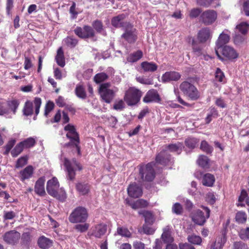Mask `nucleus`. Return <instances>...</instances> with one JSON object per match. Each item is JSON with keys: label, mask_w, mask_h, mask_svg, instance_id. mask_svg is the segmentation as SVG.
<instances>
[{"label": "nucleus", "mask_w": 249, "mask_h": 249, "mask_svg": "<svg viewBox=\"0 0 249 249\" xmlns=\"http://www.w3.org/2000/svg\"><path fill=\"white\" fill-rule=\"evenodd\" d=\"M64 130L68 132L66 134V137L70 140L66 145L67 146L72 147V150L75 149L77 155H81L80 147L79 146V135L76 131L75 126L71 124H69L65 126Z\"/></svg>", "instance_id": "1"}, {"label": "nucleus", "mask_w": 249, "mask_h": 249, "mask_svg": "<svg viewBox=\"0 0 249 249\" xmlns=\"http://www.w3.org/2000/svg\"><path fill=\"white\" fill-rule=\"evenodd\" d=\"M63 164L67 173V178L70 180H73L75 178L76 170L81 171L83 169L82 165L75 158L70 160L65 157Z\"/></svg>", "instance_id": "2"}, {"label": "nucleus", "mask_w": 249, "mask_h": 249, "mask_svg": "<svg viewBox=\"0 0 249 249\" xmlns=\"http://www.w3.org/2000/svg\"><path fill=\"white\" fill-rule=\"evenodd\" d=\"M179 89L190 100L196 101L200 98V92L196 87L187 81H184L180 84Z\"/></svg>", "instance_id": "3"}, {"label": "nucleus", "mask_w": 249, "mask_h": 249, "mask_svg": "<svg viewBox=\"0 0 249 249\" xmlns=\"http://www.w3.org/2000/svg\"><path fill=\"white\" fill-rule=\"evenodd\" d=\"M215 51L218 58L222 61L225 60H231L238 56L236 51L232 47L227 45L215 48Z\"/></svg>", "instance_id": "4"}, {"label": "nucleus", "mask_w": 249, "mask_h": 249, "mask_svg": "<svg viewBox=\"0 0 249 249\" xmlns=\"http://www.w3.org/2000/svg\"><path fill=\"white\" fill-rule=\"evenodd\" d=\"M88 217L87 210L84 207L75 208L69 217V220L71 223H85Z\"/></svg>", "instance_id": "5"}, {"label": "nucleus", "mask_w": 249, "mask_h": 249, "mask_svg": "<svg viewBox=\"0 0 249 249\" xmlns=\"http://www.w3.org/2000/svg\"><path fill=\"white\" fill-rule=\"evenodd\" d=\"M142 92L135 87L129 88L125 92L124 100L129 106L136 105L141 100Z\"/></svg>", "instance_id": "6"}, {"label": "nucleus", "mask_w": 249, "mask_h": 249, "mask_svg": "<svg viewBox=\"0 0 249 249\" xmlns=\"http://www.w3.org/2000/svg\"><path fill=\"white\" fill-rule=\"evenodd\" d=\"M155 163L149 162L146 164L139 166V174L142 179L146 181H152L155 178V172L154 169Z\"/></svg>", "instance_id": "7"}, {"label": "nucleus", "mask_w": 249, "mask_h": 249, "mask_svg": "<svg viewBox=\"0 0 249 249\" xmlns=\"http://www.w3.org/2000/svg\"><path fill=\"white\" fill-rule=\"evenodd\" d=\"M110 86L111 84L109 82L102 83L98 89L101 100L107 104H110L115 96L114 91L109 89Z\"/></svg>", "instance_id": "8"}, {"label": "nucleus", "mask_w": 249, "mask_h": 249, "mask_svg": "<svg viewBox=\"0 0 249 249\" xmlns=\"http://www.w3.org/2000/svg\"><path fill=\"white\" fill-rule=\"evenodd\" d=\"M36 143V140L34 138H28L18 143L11 151V154L13 156H18L23 150L33 147Z\"/></svg>", "instance_id": "9"}, {"label": "nucleus", "mask_w": 249, "mask_h": 249, "mask_svg": "<svg viewBox=\"0 0 249 249\" xmlns=\"http://www.w3.org/2000/svg\"><path fill=\"white\" fill-rule=\"evenodd\" d=\"M121 38L129 44L135 43L138 39V31L132 24L128 25L123 30Z\"/></svg>", "instance_id": "10"}, {"label": "nucleus", "mask_w": 249, "mask_h": 249, "mask_svg": "<svg viewBox=\"0 0 249 249\" xmlns=\"http://www.w3.org/2000/svg\"><path fill=\"white\" fill-rule=\"evenodd\" d=\"M73 32L78 37L83 39L93 38L95 36L94 30L89 25H85L83 27L77 26Z\"/></svg>", "instance_id": "11"}, {"label": "nucleus", "mask_w": 249, "mask_h": 249, "mask_svg": "<svg viewBox=\"0 0 249 249\" xmlns=\"http://www.w3.org/2000/svg\"><path fill=\"white\" fill-rule=\"evenodd\" d=\"M201 207L205 211V214L202 211L198 209L196 211L193 220L196 224L202 226L205 223L207 219L209 218L211 211L207 207L202 205Z\"/></svg>", "instance_id": "12"}, {"label": "nucleus", "mask_w": 249, "mask_h": 249, "mask_svg": "<svg viewBox=\"0 0 249 249\" xmlns=\"http://www.w3.org/2000/svg\"><path fill=\"white\" fill-rule=\"evenodd\" d=\"M217 13L214 10H206L201 13L199 17V21L205 25L213 24L217 19Z\"/></svg>", "instance_id": "13"}, {"label": "nucleus", "mask_w": 249, "mask_h": 249, "mask_svg": "<svg viewBox=\"0 0 249 249\" xmlns=\"http://www.w3.org/2000/svg\"><path fill=\"white\" fill-rule=\"evenodd\" d=\"M227 229L224 228L221 234L216 236L215 241L209 244L210 249H222L227 242Z\"/></svg>", "instance_id": "14"}, {"label": "nucleus", "mask_w": 249, "mask_h": 249, "mask_svg": "<svg viewBox=\"0 0 249 249\" xmlns=\"http://www.w3.org/2000/svg\"><path fill=\"white\" fill-rule=\"evenodd\" d=\"M2 237L4 241L7 244L15 245L18 242L20 234L16 230H11L6 232Z\"/></svg>", "instance_id": "15"}, {"label": "nucleus", "mask_w": 249, "mask_h": 249, "mask_svg": "<svg viewBox=\"0 0 249 249\" xmlns=\"http://www.w3.org/2000/svg\"><path fill=\"white\" fill-rule=\"evenodd\" d=\"M126 15L124 14H119L111 18V24L115 28H122L124 30L128 24L131 23L129 21H124Z\"/></svg>", "instance_id": "16"}, {"label": "nucleus", "mask_w": 249, "mask_h": 249, "mask_svg": "<svg viewBox=\"0 0 249 249\" xmlns=\"http://www.w3.org/2000/svg\"><path fill=\"white\" fill-rule=\"evenodd\" d=\"M160 101L161 98L160 95L157 90L155 89H151L148 90L143 98V102L145 103L151 102L159 103Z\"/></svg>", "instance_id": "17"}, {"label": "nucleus", "mask_w": 249, "mask_h": 249, "mask_svg": "<svg viewBox=\"0 0 249 249\" xmlns=\"http://www.w3.org/2000/svg\"><path fill=\"white\" fill-rule=\"evenodd\" d=\"M127 191L128 196L133 198H138L142 194V187L135 182L129 184Z\"/></svg>", "instance_id": "18"}, {"label": "nucleus", "mask_w": 249, "mask_h": 249, "mask_svg": "<svg viewBox=\"0 0 249 249\" xmlns=\"http://www.w3.org/2000/svg\"><path fill=\"white\" fill-rule=\"evenodd\" d=\"M193 52L194 54L198 57L203 56L205 60H208V58L210 57L209 55H205V52L202 46L197 42L196 41L193 39L192 42Z\"/></svg>", "instance_id": "19"}, {"label": "nucleus", "mask_w": 249, "mask_h": 249, "mask_svg": "<svg viewBox=\"0 0 249 249\" xmlns=\"http://www.w3.org/2000/svg\"><path fill=\"white\" fill-rule=\"evenodd\" d=\"M59 183L56 178L53 177L51 179L47 181L46 190L50 196L54 195L59 189Z\"/></svg>", "instance_id": "20"}, {"label": "nucleus", "mask_w": 249, "mask_h": 249, "mask_svg": "<svg viewBox=\"0 0 249 249\" xmlns=\"http://www.w3.org/2000/svg\"><path fill=\"white\" fill-rule=\"evenodd\" d=\"M212 36L211 31L208 27H204L200 30L197 35V38L199 43H204L210 40Z\"/></svg>", "instance_id": "21"}, {"label": "nucleus", "mask_w": 249, "mask_h": 249, "mask_svg": "<svg viewBox=\"0 0 249 249\" xmlns=\"http://www.w3.org/2000/svg\"><path fill=\"white\" fill-rule=\"evenodd\" d=\"M32 236L30 232H24L21 236L20 245L23 249H30L32 247Z\"/></svg>", "instance_id": "22"}, {"label": "nucleus", "mask_w": 249, "mask_h": 249, "mask_svg": "<svg viewBox=\"0 0 249 249\" xmlns=\"http://www.w3.org/2000/svg\"><path fill=\"white\" fill-rule=\"evenodd\" d=\"M181 77L180 74L176 71H167L163 74L161 77L162 81L164 83L171 81H177Z\"/></svg>", "instance_id": "23"}, {"label": "nucleus", "mask_w": 249, "mask_h": 249, "mask_svg": "<svg viewBox=\"0 0 249 249\" xmlns=\"http://www.w3.org/2000/svg\"><path fill=\"white\" fill-rule=\"evenodd\" d=\"M45 181V177H41L37 180L35 183V191L39 196H43L45 194L44 188Z\"/></svg>", "instance_id": "24"}, {"label": "nucleus", "mask_w": 249, "mask_h": 249, "mask_svg": "<svg viewBox=\"0 0 249 249\" xmlns=\"http://www.w3.org/2000/svg\"><path fill=\"white\" fill-rule=\"evenodd\" d=\"M163 150L165 151H168L170 152H176L179 154L184 148L182 143L178 142L176 143H171L168 145H165Z\"/></svg>", "instance_id": "25"}, {"label": "nucleus", "mask_w": 249, "mask_h": 249, "mask_svg": "<svg viewBox=\"0 0 249 249\" xmlns=\"http://www.w3.org/2000/svg\"><path fill=\"white\" fill-rule=\"evenodd\" d=\"M75 188L80 195L85 196L89 192L90 186L87 182H79L76 184Z\"/></svg>", "instance_id": "26"}, {"label": "nucleus", "mask_w": 249, "mask_h": 249, "mask_svg": "<svg viewBox=\"0 0 249 249\" xmlns=\"http://www.w3.org/2000/svg\"><path fill=\"white\" fill-rule=\"evenodd\" d=\"M34 173V168L32 165H28L23 170L19 172L20 179L24 181L26 179L30 178Z\"/></svg>", "instance_id": "27"}, {"label": "nucleus", "mask_w": 249, "mask_h": 249, "mask_svg": "<svg viewBox=\"0 0 249 249\" xmlns=\"http://www.w3.org/2000/svg\"><path fill=\"white\" fill-rule=\"evenodd\" d=\"M107 231V226L106 224H98L96 226L92 231V235L96 238H100L104 235Z\"/></svg>", "instance_id": "28"}, {"label": "nucleus", "mask_w": 249, "mask_h": 249, "mask_svg": "<svg viewBox=\"0 0 249 249\" xmlns=\"http://www.w3.org/2000/svg\"><path fill=\"white\" fill-rule=\"evenodd\" d=\"M38 247L42 249H48L53 245V241L44 235L39 237L37 240Z\"/></svg>", "instance_id": "29"}, {"label": "nucleus", "mask_w": 249, "mask_h": 249, "mask_svg": "<svg viewBox=\"0 0 249 249\" xmlns=\"http://www.w3.org/2000/svg\"><path fill=\"white\" fill-rule=\"evenodd\" d=\"M141 67L144 72H153L158 69V65L152 62H142L141 64Z\"/></svg>", "instance_id": "30"}, {"label": "nucleus", "mask_w": 249, "mask_h": 249, "mask_svg": "<svg viewBox=\"0 0 249 249\" xmlns=\"http://www.w3.org/2000/svg\"><path fill=\"white\" fill-rule=\"evenodd\" d=\"M55 60L57 65L63 68L65 66V58L64 51L62 47H60L58 49L57 53L55 57Z\"/></svg>", "instance_id": "31"}, {"label": "nucleus", "mask_w": 249, "mask_h": 249, "mask_svg": "<svg viewBox=\"0 0 249 249\" xmlns=\"http://www.w3.org/2000/svg\"><path fill=\"white\" fill-rule=\"evenodd\" d=\"M230 36L229 35L221 33L218 37V38L216 43L215 48L219 47H223L225 45L229 42Z\"/></svg>", "instance_id": "32"}, {"label": "nucleus", "mask_w": 249, "mask_h": 249, "mask_svg": "<svg viewBox=\"0 0 249 249\" xmlns=\"http://www.w3.org/2000/svg\"><path fill=\"white\" fill-rule=\"evenodd\" d=\"M139 214L142 215L144 218L145 223L152 225L154 221V217L152 213L146 210H141L139 211Z\"/></svg>", "instance_id": "33"}, {"label": "nucleus", "mask_w": 249, "mask_h": 249, "mask_svg": "<svg viewBox=\"0 0 249 249\" xmlns=\"http://www.w3.org/2000/svg\"><path fill=\"white\" fill-rule=\"evenodd\" d=\"M215 181L214 177L209 173L205 174L202 178V183L205 186L212 187Z\"/></svg>", "instance_id": "34"}, {"label": "nucleus", "mask_w": 249, "mask_h": 249, "mask_svg": "<svg viewBox=\"0 0 249 249\" xmlns=\"http://www.w3.org/2000/svg\"><path fill=\"white\" fill-rule=\"evenodd\" d=\"M143 56L142 52L141 50H138L133 53H130L126 58L128 62L134 63L138 61Z\"/></svg>", "instance_id": "35"}, {"label": "nucleus", "mask_w": 249, "mask_h": 249, "mask_svg": "<svg viewBox=\"0 0 249 249\" xmlns=\"http://www.w3.org/2000/svg\"><path fill=\"white\" fill-rule=\"evenodd\" d=\"M51 196L61 202H65L67 197L66 192L63 188H59L54 195H53Z\"/></svg>", "instance_id": "36"}, {"label": "nucleus", "mask_w": 249, "mask_h": 249, "mask_svg": "<svg viewBox=\"0 0 249 249\" xmlns=\"http://www.w3.org/2000/svg\"><path fill=\"white\" fill-rule=\"evenodd\" d=\"M197 163L203 169H208L210 167L211 161L208 157H199L197 160Z\"/></svg>", "instance_id": "37"}, {"label": "nucleus", "mask_w": 249, "mask_h": 249, "mask_svg": "<svg viewBox=\"0 0 249 249\" xmlns=\"http://www.w3.org/2000/svg\"><path fill=\"white\" fill-rule=\"evenodd\" d=\"M75 93L79 98L85 99L87 98V93L83 85L78 84L75 89Z\"/></svg>", "instance_id": "38"}, {"label": "nucleus", "mask_w": 249, "mask_h": 249, "mask_svg": "<svg viewBox=\"0 0 249 249\" xmlns=\"http://www.w3.org/2000/svg\"><path fill=\"white\" fill-rule=\"evenodd\" d=\"M64 41L66 45L71 48H74L78 44V40L73 36H69L65 38Z\"/></svg>", "instance_id": "39"}, {"label": "nucleus", "mask_w": 249, "mask_h": 249, "mask_svg": "<svg viewBox=\"0 0 249 249\" xmlns=\"http://www.w3.org/2000/svg\"><path fill=\"white\" fill-rule=\"evenodd\" d=\"M200 148L207 154H211L213 150V147L205 140L201 141Z\"/></svg>", "instance_id": "40"}, {"label": "nucleus", "mask_w": 249, "mask_h": 249, "mask_svg": "<svg viewBox=\"0 0 249 249\" xmlns=\"http://www.w3.org/2000/svg\"><path fill=\"white\" fill-rule=\"evenodd\" d=\"M236 28L240 33L245 35L249 30V24L247 22H242L238 24Z\"/></svg>", "instance_id": "41"}, {"label": "nucleus", "mask_w": 249, "mask_h": 249, "mask_svg": "<svg viewBox=\"0 0 249 249\" xmlns=\"http://www.w3.org/2000/svg\"><path fill=\"white\" fill-rule=\"evenodd\" d=\"M108 78L107 74L105 72H100L95 75L93 78L94 81L96 84H99L103 82Z\"/></svg>", "instance_id": "42"}, {"label": "nucleus", "mask_w": 249, "mask_h": 249, "mask_svg": "<svg viewBox=\"0 0 249 249\" xmlns=\"http://www.w3.org/2000/svg\"><path fill=\"white\" fill-rule=\"evenodd\" d=\"M202 11L200 8H193L189 12V17L190 19H195L200 16Z\"/></svg>", "instance_id": "43"}, {"label": "nucleus", "mask_w": 249, "mask_h": 249, "mask_svg": "<svg viewBox=\"0 0 249 249\" xmlns=\"http://www.w3.org/2000/svg\"><path fill=\"white\" fill-rule=\"evenodd\" d=\"M92 28L98 33H101L104 30V25L102 21L96 19L92 23Z\"/></svg>", "instance_id": "44"}, {"label": "nucleus", "mask_w": 249, "mask_h": 249, "mask_svg": "<svg viewBox=\"0 0 249 249\" xmlns=\"http://www.w3.org/2000/svg\"><path fill=\"white\" fill-rule=\"evenodd\" d=\"M199 141L195 138H188L185 141V144L189 148L194 149L197 144Z\"/></svg>", "instance_id": "45"}, {"label": "nucleus", "mask_w": 249, "mask_h": 249, "mask_svg": "<svg viewBox=\"0 0 249 249\" xmlns=\"http://www.w3.org/2000/svg\"><path fill=\"white\" fill-rule=\"evenodd\" d=\"M247 218V215L245 212L239 211L237 212L235 215V220L238 223H245Z\"/></svg>", "instance_id": "46"}, {"label": "nucleus", "mask_w": 249, "mask_h": 249, "mask_svg": "<svg viewBox=\"0 0 249 249\" xmlns=\"http://www.w3.org/2000/svg\"><path fill=\"white\" fill-rule=\"evenodd\" d=\"M23 111L24 115L25 116H28L32 115L33 113L32 103L27 101L25 104Z\"/></svg>", "instance_id": "47"}, {"label": "nucleus", "mask_w": 249, "mask_h": 249, "mask_svg": "<svg viewBox=\"0 0 249 249\" xmlns=\"http://www.w3.org/2000/svg\"><path fill=\"white\" fill-rule=\"evenodd\" d=\"M248 196L247 191L244 189L242 190L241 192L240 195L238 197L239 203L237 204V206L245 207V204L243 202L246 200Z\"/></svg>", "instance_id": "48"}, {"label": "nucleus", "mask_w": 249, "mask_h": 249, "mask_svg": "<svg viewBox=\"0 0 249 249\" xmlns=\"http://www.w3.org/2000/svg\"><path fill=\"white\" fill-rule=\"evenodd\" d=\"M16 142V140L15 139H10L4 146V148L5 151L3 153L4 155H8L9 152L11 150L12 148L14 147Z\"/></svg>", "instance_id": "49"}, {"label": "nucleus", "mask_w": 249, "mask_h": 249, "mask_svg": "<svg viewBox=\"0 0 249 249\" xmlns=\"http://www.w3.org/2000/svg\"><path fill=\"white\" fill-rule=\"evenodd\" d=\"M170 157H156V162L157 163L164 166L169 164L170 162Z\"/></svg>", "instance_id": "50"}, {"label": "nucleus", "mask_w": 249, "mask_h": 249, "mask_svg": "<svg viewBox=\"0 0 249 249\" xmlns=\"http://www.w3.org/2000/svg\"><path fill=\"white\" fill-rule=\"evenodd\" d=\"M117 232L118 234L125 237H130L131 236V233L126 228L118 227L117 228Z\"/></svg>", "instance_id": "51"}, {"label": "nucleus", "mask_w": 249, "mask_h": 249, "mask_svg": "<svg viewBox=\"0 0 249 249\" xmlns=\"http://www.w3.org/2000/svg\"><path fill=\"white\" fill-rule=\"evenodd\" d=\"M189 242L195 245H200L202 242V239L200 236L192 235L188 237Z\"/></svg>", "instance_id": "52"}, {"label": "nucleus", "mask_w": 249, "mask_h": 249, "mask_svg": "<svg viewBox=\"0 0 249 249\" xmlns=\"http://www.w3.org/2000/svg\"><path fill=\"white\" fill-rule=\"evenodd\" d=\"M19 102L17 100H13L8 101L7 105L9 109H10L14 114L16 112L17 108L19 106Z\"/></svg>", "instance_id": "53"}, {"label": "nucleus", "mask_w": 249, "mask_h": 249, "mask_svg": "<svg viewBox=\"0 0 249 249\" xmlns=\"http://www.w3.org/2000/svg\"><path fill=\"white\" fill-rule=\"evenodd\" d=\"M89 227V225L87 223H84L82 224H76L74 226L75 230L81 233L85 232L88 231Z\"/></svg>", "instance_id": "54"}, {"label": "nucleus", "mask_w": 249, "mask_h": 249, "mask_svg": "<svg viewBox=\"0 0 249 249\" xmlns=\"http://www.w3.org/2000/svg\"><path fill=\"white\" fill-rule=\"evenodd\" d=\"M172 210L173 213L180 215L183 212V208L179 203L177 202L173 205Z\"/></svg>", "instance_id": "55"}, {"label": "nucleus", "mask_w": 249, "mask_h": 249, "mask_svg": "<svg viewBox=\"0 0 249 249\" xmlns=\"http://www.w3.org/2000/svg\"><path fill=\"white\" fill-rule=\"evenodd\" d=\"M28 157H20L18 160L16 164V168H21L27 163Z\"/></svg>", "instance_id": "56"}, {"label": "nucleus", "mask_w": 249, "mask_h": 249, "mask_svg": "<svg viewBox=\"0 0 249 249\" xmlns=\"http://www.w3.org/2000/svg\"><path fill=\"white\" fill-rule=\"evenodd\" d=\"M54 107V104L53 102L51 101H48L45 105L44 112L45 116L47 117L49 113L53 109Z\"/></svg>", "instance_id": "57"}, {"label": "nucleus", "mask_w": 249, "mask_h": 249, "mask_svg": "<svg viewBox=\"0 0 249 249\" xmlns=\"http://www.w3.org/2000/svg\"><path fill=\"white\" fill-rule=\"evenodd\" d=\"M124 107L125 104L122 99L116 101L113 107V108L116 110H122Z\"/></svg>", "instance_id": "58"}, {"label": "nucleus", "mask_w": 249, "mask_h": 249, "mask_svg": "<svg viewBox=\"0 0 249 249\" xmlns=\"http://www.w3.org/2000/svg\"><path fill=\"white\" fill-rule=\"evenodd\" d=\"M239 236L243 240L249 239V227L240 230Z\"/></svg>", "instance_id": "59"}, {"label": "nucleus", "mask_w": 249, "mask_h": 249, "mask_svg": "<svg viewBox=\"0 0 249 249\" xmlns=\"http://www.w3.org/2000/svg\"><path fill=\"white\" fill-rule=\"evenodd\" d=\"M136 79L138 82L142 84L152 85L153 84L152 80L150 79H145L142 76L137 77Z\"/></svg>", "instance_id": "60"}, {"label": "nucleus", "mask_w": 249, "mask_h": 249, "mask_svg": "<svg viewBox=\"0 0 249 249\" xmlns=\"http://www.w3.org/2000/svg\"><path fill=\"white\" fill-rule=\"evenodd\" d=\"M14 7L13 0H6V11L7 15H11V10Z\"/></svg>", "instance_id": "61"}, {"label": "nucleus", "mask_w": 249, "mask_h": 249, "mask_svg": "<svg viewBox=\"0 0 249 249\" xmlns=\"http://www.w3.org/2000/svg\"><path fill=\"white\" fill-rule=\"evenodd\" d=\"M225 77L223 72L219 68H217L215 71V77L217 81L222 82L223 78Z\"/></svg>", "instance_id": "62"}, {"label": "nucleus", "mask_w": 249, "mask_h": 249, "mask_svg": "<svg viewBox=\"0 0 249 249\" xmlns=\"http://www.w3.org/2000/svg\"><path fill=\"white\" fill-rule=\"evenodd\" d=\"M242 9L244 14L246 16L249 17V0H247L243 2Z\"/></svg>", "instance_id": "63"}, {"label": "nucleus", "mask_w": 249, "mask_h": 249, "mask_svg": "<svg viewBox=\"0 0 249 249\" xmlns=\"http://www.w3.org/2000/svg\"><path fill=\"white\" fill-rule=\"evenodd\" d=\"M247 246L242 242H235L233 245L232 249H247Z\"/></svg>", "instance_id": "64"}]
</instances>
